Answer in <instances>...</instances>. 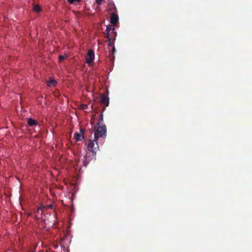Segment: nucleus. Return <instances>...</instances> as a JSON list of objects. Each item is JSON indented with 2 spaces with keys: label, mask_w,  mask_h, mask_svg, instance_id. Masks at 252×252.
<instances>
[{
  "label": "nucleus",
  "mask_w": 252,
  "mask_h": 252,
  "mask_svg": "<svg viewBox=\"0 0 252 252\" xmlns=\"http://www.w3.org/2000/svg\"><path fill=\"white\" fill-rule=\"evenodd\" d=\"M99 122L97 123L96 125L94 127V137L95 141L97 140L99 137H104L106 135V126L102 124L103 122L102 113L99 115Z\"/></svg>",
  "instance_id": "f257e3e1"
},
{
  "label": "nucleus",
  "mask_w": 252,
  "mask_h": 252,
  "mask_svg": "<svg viewBox=\"0 0 252 252\" xmlns=\"http://www.w3.org/2000/svg\"><path fill=\"white\" fill-rule=\"evenodd\" d=\"M87 149L90 152H92V155L94 157L96 156V152L98 150V145L97 141H95L94 139V140H89Z\"/></svg>",
  "instance_id": "f03ea898"
},
{
  "label": "nucleus",
  "mask_w": 252,
  "mask_h": 252,
  "mask_svg": "<svg viewBox=\"0 0 252 252\" xmlns=\"http://www.w3.org/2000/svg\"><path fill=\"white\" fill-rule=\"evenodd\" d=\"M114 28H113L112 25H108L107 26L106 32V35L114 36V40H115V37L117 35V32L114 31Z\"/></svg>",
  "instance_id": "7ed1b4c3"
},
{
  "label": "nucleus",
  "mask_w": 252,
  "mask_h": 252,
  "mask_svg": "<svg viewBox=\"0 0 252 252\" xmlns=\"http://www.w3.org/2000/svg\"><path fill=\"white\" fill-rule=\"evenodd\" d=\"M94 58V53L93 50H90L88 51V54L86 57V63L88 64L92 63Z\"/></svg>",
  "instance_id": "20e7f679"
},
{
  "label": "nucleus",
  "mask_w": 252,
  "mask_h": 252,
  "mask_svg": "<svg viewBox=\"0 0 252 252\" xmlns=\"http://www.w3.org/2000/svg\"><path fill=\"white\" fill-rule=\"evenodd\" d=\"M109 98L107 95L103 94L101 96L100 98V102L102 105H104V109L106 107L108 106L109 104Z\"/></svg>",
  "instance_id": "39448f33"
},
{
  "label": "nucleus",
  "mask_w": 252,
  "mask_h": 252,
  "mask_svg": "<svg viewBox=\"0 0 252 252\" xmlns=\"http://www.w3.org/2000/svg\"><path fill=\"white\" fill-rule=\"evenodd\" d=\"M84 129L82 128H80L79 133L76 132L74 134V138L76 141H82L84 137Z\"/></svg>",
  "instance_id": "423d86ee"
},
{
  "label": "nucleus",
  "mask_w": 252,
  "mask_h": 252,
  "mask_svg": "<svg viewBox=\"0 0 252 252\" xmlns=\"http://www.w3.org/2000/svg\"><path fill=\"white\" fill-rule=\"evenodd\" d=\"M118 20H119L118 16L117 14H116L114 13H112L111 14V17H110L111 23L113 25H116L118 23Z\"/></svg>",
  "instance_id": "0eeeda50"
},
{
  "label": "nucleus",
  "mask_w": 252,
  "mask_h": 252,
  "mask_svg": "<svg viewBox=\"0 0 252 252\" xmlns=\"http://www.w3.org/2000/svg\"><path fill=\"white\" fill-rule=\"evenodd\" d=\"M28 123L30 126H33L37 125V122L36 120L32 119V118H29L28 120Z\"/></svg>",
  "instance_id": "6e6552de"
},
{
  "label": "nucleus",
  "mask_w": 252,
  "mask_h": 252,
  "mask_svg": "<svg viewBox=\"0 0 252 252\" xmlns=\"http://www.w3.org/2000/svg\"><path fill=\"white\" fill-rule=\"evenodd\" d=\"M114 36H110L109 35H106V37L108 39V46H112L114 45V40H111L112 39V37Z\"/></svg>",
  "instance_id": "1a4fd4ad"
},
{
  "label": "nucleus",
  "mask_w": 252,
  "mask_h": 252,
  "mask_svg": "<svg viewBox=\"0 0 252 252\" xmlns=\"http://www.w3.org/2000/svg\"><path fill=\"white\" fill-rule=\"evenodd\" d=\"M57 82L56 80L53 79V80L48 81L47 83V85L48 87H51L52 86H55V85L57 84Z\"/></svg>",
  "instance_id": "9d476101"
},
{
  "label": "nucleus",
  "mask_w": 252,
  "mask_h": 252,
  "mask_svg": "<svg viewBox=\"0 0 252 252\" xmlns=\"http://www.w3.org/2000/svg\"><path fill=\"white\" fill-rule=\"evenodd\" d=\"M33 10L36 12H39L41 11V7L39 5H35L33 6Z\"/></svg>",
  "instance_id": "9b49d317"
},
{
  "label": "nucleus",
  "mask_w": 252,
  "mask_h": 252,
  "mask_svg": "<svg viewBox=\"0 0 252 252\" xmlns=\"http://www.w3.org/2000/svg\"><path fill=\"white\" fill-rule=\"evenodd\" d=\"M88 154L89 153H87V154L86 155V156L84 157V160L83 161V165L84 166H87V165H88V163H89V161H88L87 159H86V158L88 156Z\"/></svg>",
  "instance_id": "f8f14e48"
},
{
  "label": "nucleus",
  "mask_w": 252,
  "mask_h": 252,
  "mask_svg": "<svg viewBox=\"0 0 252 252\" xmlns=\"http://www.w3.org/2000/svg\"><path fill=\"white\" fill-rule=\"evenodd\" d=\"M67 58V56L66 55H60L59 57V60L60 62H62L63 61L64 59H65Z\"/></svg>",
  "instance_id": "ddd939ff"
},
{
  "label": "nucleus",
  "mask_w": 252,
  "mask_h": 252,
  "mask_svg": "<svg viewBox=\"0 0 252 252\" xmlns=\"http://www.w3.org/2000/svg\"><path fill=\"white\" fill-rule=\"evenodd\" d=\"M80 0H68V1L70 4H74L76 2H79Z\"/></svg>",
  "instance_id": "4468645a"
},
{
  "label": "nucleus",
  "mask_w": 252,
  "mask_h": 252,
  "mask_svg": "<svg viewBox=\"0 0 252 252\" xmlns=\"http://www.w3.org/2000/svg\"><path fill=\"white\" fill-rule=\"evenodd\" d=\"M109 5L110 6L112 5L113 7H114V10H115V11H116L117 8H116V7L114 3H111V4L110 3Z\"/></svg>",
  "instance_id": "2eb2a0df"
},
{
  "label": "nucleus",
  "mask_w": 252,
  "mask_h": 252,
  "mask_svg": "<svg viewBox=\"0 0 252 252\" xmlns=\"http://www.w3.org/2000/svg\"><path fill=\"white\" fill-rule=\"evenodd\" d=\"M88 108V105H86V104H82V108L83 109H87Z\"/></svg>",
  "instance_id": "dca6fc26"
},
{
  "label": "nucleus",
  "mask_w": 252,
  "mask_h": 252,
  "mask_svg": "<svg viewBox=\"0 0 252 252\" xmlns=\"http://www.w3.org/2000/svg\"><path fill=\"white\" fill-rule=\"evenodd\" d=\"M102 1L103 0H96L95 1L98 4L100 5L101 4Z\"/></svg>",
  "instance_id": "f3484780"
},
{
  "label": "nucleus",
  "mask_w": 252,
  "mask_h": 252,
  "mask_svg": "<svg viewBox=\"0 0 252 252\" xmlns=\"http://www.w3.org/2000/svg\"><path fill=\"white\" fill-rule=\"evenodd\" d=\"M53 205H49L47 206V208L52 209Z\"/></svg>",
  "instance_id": "a211bd4d"
},
{
  "label": "nucleus",
  "mask_w": 252,
  "mask_h": 252,
  "mask_svg": "<svg viewBox=\"0 0 252 252\" xmlns=\"http://www.w3.org/2000/svg\"><path fill=\"white\" fill-rule=\"evenodd\" d=\"M113 51H115V48L114 46H113Z\"/></svg>",
  "instance_id": "6ab92c4d"
}]
</instances>
